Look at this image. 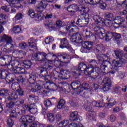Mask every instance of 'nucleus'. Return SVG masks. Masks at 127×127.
<instances>
[{"instance_id":"obj_1","label":"nucleus","mask_w":127,"mask_h":127,"mask_svg":"<svg viewBox=\"0 0 127 127\" xmlns=\"http://www.w3.org/2000/svg\"><path fill=\"white\" fill-rule=\"evenodd\" d=\"M84 74L88 77H92V79H96L101 74V69L99 67H94L92 64H88L84 71Z\"/></svg>"},{"instance_id":"obj_2","label":"nucleus","mask_w":127,"mask_h":127,"mask_svg":"<svg viewBox=\"0 0 127 127\" xmlns=\"http://www.w3.org/2000/svg\"><path fill=\"white\" fill-rule=\"evenodd\" d=\"M53 68V67L49 64H47L44 67H38L37 68V71L40 74V76H42L41 79L44 80V81H48V77L51 79V77L48 75V71H50V70H51Z\"/></svg>"},{"instance_id":"obj_3","label":"nucleus","mask_w":127,"mask_h":127,"mask_svg":"<svg viewBox=\"0 0 127 127\" xmlns=\"http://www.w3.org/2000/svg\"><path fill=\"white\" fill-rule=\"evenodd\" d=\"M50 56H52V57H54L55 55H54L52 53H50L46 54L45 53L43 52H38L35 54H34L32 55V58L35 60L36 61H40V62H45L47 59H48L49 57Z\"/></svg>"},{"instance_id":"obj_4","label":"nucleus","mask_w":127,"mask_h":127,"mask_svg":"<svg viewBox=\"0 0 127 127\" xmlns=\"http://www.w3.org/2000/svg\"><path fill=\"white\" fill-rule=\"evenodd\" d=\"M93 19L96 24H98L100 26L106 25L108 27H110L111 26V24H112L111 21H106L105 19L102 18L101 17L97 15L93 16Z\"/></svg>"},{"instance_id":"obj_5","label":"nucleus","mask_w":127,"mask_h":127,"mask_svg":"<svg viewBox=\"0 0 127 127\" xmlns=\"http://www.w3.org/2000/svg\"><path fill=\"white\" fill-rule=\"evenodd\" d=\"M35 121V117L28 115L23 116L19 119V122L21 123L20 127H27L26 123H32Z\"/></svg>"},{"instance_id":"obj_6","label":"nucleus","mask_w":127,"mask_h":127,"mask_svg":"<svg viewBox=\"0 0 127 127\" xmlns=\"http://www.w3.org/2000/svg\"><path fill=\"white\" fill-rule=\"evenodd\" d=\"M89 18H86V14H81L78 16L76 24L77 25L80 26H85L89 24Z\"/></svg>"},{"instance_id":"obj_7","label":"nucleus","mask_w":127,"mask_h":127,"mask_svg":"<svg viewBox=\"0 0 127 127\" xmlns=\"http://www.w3.org/2000/svg\"><path fill=\"white\" fill-rule=\"evenodd\" d=\"M1 50L3 52H5L6 54H12L14 52V46L11 43H6L5 47L1 48Z\"/></svg>"},{"instance_id":"obj_8","label":"nucleus","mask_w":127,"mask_h":127,"mask_svg":"<svg viewBox=\"0 0 127 127\" xmlns=\"http://www.w3.org/2000/svg\"><path fill=\"white\" fill-rule=\"evenodd\" d=\"M58 59L60 60V62H62V63H64V64H68L70 62V60H71L70 56L66 54H61L59 55Z\"/></svg>"},{"instance_id":"obj_9","label":"nucleus","mask_w":127,"mask_h":127,"mask_svg":"<svg viewBox=\"0 0 127 127\" xmlns=\"http://www.w3.org/2000/svg\"><path fill=\"white\" fill-rule=\"evenodd\" d=\"M11 56L4 55L0 58V65L1 66H5L7 64L10 63L11 61Z\"/></svg>"},{"instance_id":"obj_10","label":"nucleus","mask_w":127,"mask_h":127,"mask_svg":"<svg viewBox=\"0 0 127 127\" xmlns=\"http://www.w3.org/2000/svg\"><path fill=\"white\" fill-rule=\"evenodd\" d=\"M93 48V42L89 41L84 42V44L82 45V48L80 50L81 52L82 53H87V51L86 50H92Z\"/></svg>"},{"instance_id":"obj_11","label":"nucleus","mask_w":127,"mask_h":127,"mask_svg":"<svg viewBox=\"0 0 127 127\" xmlns=\"http://www.w3.org/2000/svg\"><path fill=\"white\" fill-rule=\"evenodd\" d=\"M103 86H104L102 87L97 84H94L93 89L95 92H100V91H102V90H103L104 92H107L110 90V87H111V85H104Z\"/></svg>"},{"instance_id":"obj_12","label":"nucleus","mask_w":127,"mask_h":127,"mask_svg":"<svg viewBox=\"0 0 127 127\" xmlns=\"http://www.w3.org/2000/svg\"><path fill=\"white\" fill-rule=\"evenodd\" d=\"M71 42H74L75 43H81L82 42V39L81 34L78 33H75L72 35L70 38Z\"/></svg>"},{"instance_id":"obj_13","label":"nucleus","mask_w":127,"mask_h":127,"mask_svg":"<svg viewBox=\"0 0 127 127\" xmlns=\"http://www.w3.org/2000/svg\"><path fill=\"white\" fill-rule=\"evenodd\" d=\"M32 91L33 92H36L38 94V95H44V94H46V90L44 88L42 87V86L40 85H35V88H32Z\"/></svg>"},{"instance_id":"obj_14","label":"nucleus","mask_w":127,"mask_h":127,"mask_svg":"<svg viewBox=\"0 0 127 127\" xmlns=\"http://www.w3.org/2000/svg\"><path fill=\"white\" fill-rule=\"evenodd\" d=\"M9 75L7 74V71L5 69H2L0 70V79H7L9 80V82H11L12 80L9 79Z\"/></svg>"},{"instance_id":"obj_15","label":"nucleus","mask_w":127,"mask_h":127,"mask_svg":"<svg viewBox=\"0 0 127 127\" xmlns=\"http://www.w3.org/2000/svg\"><path fill=\"white\" fill-rule=\"evenodd\" d=\"M60 48H67L69 49V42L67 38H64L61 40V45H60Z\"/></svg>"},{"instance_id":"obj_16","label":"nucleus","mask_w":127,"mask_h":127,"mask_svg":"<svg viewBox=\"0 0 127 127\" xmlns=\"http://www.w3.org/2000/svg\"><path fill=\"white\" fill-rule=\"evenodd\" d=\"M98 61L100 62V64H104V62L109 61V58L108 56L104 54L99 55L97 56Z\"/></svg>"},{"instance_id":"obj_17","label":"nucleus","mask_w":127,"mask_h":127,"mask_svg":"<svg viewBox=\"0 0 127 127\" xmlns=\"http://www.w3.org/2000/svg\"><path fill=\"white\" fill-rule=\"evenodd\" d=\"M27 111H28L32 115H34L37 113V108L35 106H33V105L31 104L30 105H25Z\"/></svg>"},{"instance_id":"obj_18","label":"nucleus","mask_w":127,"mask_h":127,"mask_svg":"<svg viewBox=\"0 0 127 127\" xmlns=\"http://www.w3.org/2000/svg\"><path fill=\"white\" fill-rule=\"evenodd\" d=\"M79 119V114H78V112L74 111L70 113L69 116V120L71 121V122H77Z\"/></svg>"},{"instance_id":"obj_19","label":"nucleus","mask_w":127,"mask_h":127,"mask_svg":"<svg viewBox=\"0 0 127 127\" xmlns=\"http://www.w3.org/2000/svg\"><path fill=\"white\" fill-rule=\"evenodd\" d=\"M112 65L114 66L113 69H115V71H118V68L121 67L122 65H123V62L121 60L119 61L113 60L112 61Z\"/></svg>"},{"instance_id":"obj_20","label":"nucleus","mask_w":127,"mask_h":127,"mask_svg":"<svg viewBox=\"0 0 127 127\" xmlns=\"http://www.w3.org/2000/svg\"><path fill=\"white\" fill-rule=\"evenodd\" d=\"M77 94H78V95H80L81 97H83L84 98H89L91 92L89 90H79L77 91Z\"/></svg>"},{"instance_id":"obj_21","label":"nucleus","mask_w":127,"mask_h":127,"mask_svg":"<svg viewBox=\"0 0 127 127\" xmlns=\"http://www.w3.org/2000/svg\"><path fill=\"white\" fill-rule=\"evenodd\" d=\"M79 11L81 12V14H85L88 12L89 11V8L86 7L84 5H79L77 6V11Z\"/></svg>"},{"instance_id":"obj_22","label":"nucleus","mask_w":127,"mask_h":127,"mask_svg":"<svg viewBox=\"0 0 127 127\" xmlns=\"http://www.w3.org/2000/svg\"><path fill=\"white\" fill-rule=\"evenodd\" d=\"M0 41L1 42H6V43H11L12 42V39H11V37L4 34L1 37Z\"/></svg>"},{"instance_id":"obj_23","label":"nucleus","mask_w":127,"mask_h":127,"mask_svg":"<svg viewBox=\"0 0 127 127\" xmlns=\"http://www.w3.org/2000/svg\"><path fill=\"white\" fill-rule=\"evenodd\" d=\"M86 68H87V64H86L83 62H81L79 64L78 66L76 68V71H77V72H82L84 71V73H85V71Z\"/></svg>"},{"instance_id":"obj_24","label":"nucleus","mask_w":127,"mask_h":127,"mask_svg":"<svg viewBox=\"0 0 127 127\" xmlns=\"http://www.w3.org/2000/svg\"><path fill=\"white\" fill-rule=\"evenodd\" d=\"M71 87L73 90H77L80 88L81 89V82L79 80H75L71 83Z\"/></svg>"},{"instance_id":"obj_25","label":"nucleus","mask_w":127,"mask_h":127,"mask_svg":"<svg viewBox=\"0 0 127 127\" xmlns=\"http://www.w3.org/2000/svg\"><path fill=\"white\" fill-rule=\"evenodd\" d=\"M115 54L116 56V58L121 60V58L124 57V52L121 50L117 49L114 51Z\"/></svg>"},{"instance_id":"obj_26","label":"nucleus","mask_w":127,"mask_h":127,"mask_svg":"<svg viewBox=\"0 0 127 127\" xmlns=\"http://www.w3.org/2000/svg\"><path fill=\"white\" fill-rule=\"evenodd\" d=\"M85 110L89 113L93 112V103H92V102H90L88 100L87 101Z\"/></svg>"},{"instance_id":"obj_27","label":"nucleus","mask_w":127,"mask_h":127,"mask_svg":"<svg viewBox=\"0 0 127 127\" xmlns=\"http://www.w3.org/2000/svg\"><path fill=\"white\" fill-rule=\"evenodd\" d=\"M113 32H108L105 33V36L104 37L105 40L106 42H108L111 40L113 38Z\"/></svg>"},{"instance_id":"obj_28","label":"nucleus","mask_w":127,"mask_h":127,"mask_svg":"<svg viewBox=\"0 0 127 127\" xmlns=\"http://www.w3.org/2000/svg\"><path fill=\"white\" fill-rule=\"evenodd\" d=\"M106 33H107V30L105 29H101L100 32L97 33V35L100 39H104L106 36Z\"/></svg>"},{"instance_id":"obj_29","label":"nucleus","mask_w":127,"mask_h":127,"mask_svg":"<svg viewBox=\"0 0 127 127\" xmlns=\"http://www.w3.org/2000/svg\"><path fill=\"white\" fill-rule=\"evenodd\" d=\"M115 22H117L118 24L123 25H124V24L125 22H126V20L125 19V18L122 17L121 16H117L115 18Z\"/></svg>"},{"instance_id":"obj_30","label":"nucleus","mask_w":127,"mask_h":127,"mask_svg":"<svg viewBox=\"0 0 127 127\" xmlns=\"http://www.w3.org/2000/svg\"><path fill=\"white\" fill-rule=\"evenodd\" d=\"M102 86H104V85H108V86H111L112 85L111 78L105 76L102 81Z\"/></svg>"},{"instance_id":"obj_31","label":"nucleus","mask_w":127,"mask_h":127,"mask_svg":"<svg viewBox=\"0 0 127 127\" xmlns=\"http://www.w3.org/2000/svg\"><path fill=\"white\" fill-rule=\"evenodd\" d=\"M14 73L15 74H24L25 73V69L22 67H16V69L14 70Z\"/></svg>"},{"instance_id":"obj_32","label":"nucleus","mask_w":127,"mask_h":127,"mask_svg":"<svg viewBox=\"0 0 127 127\" xmlns=\"http://www.w3.org/2000/svg\"><path fill=\"white\" fill-rule=\"evenodd\" d=\"M68 10L69 12H76V11H78V5L76 4L71 5L68 8Z\"/></svg>"},{"instance_id":"obj_33","label":"nucleus","mask_w":127,"mask_h":127,"mask_svg":"<svg viewBox=\"0 0 127 127\" xmlns=\"http://www.w3.org/2000/svg\"><path fill=\"white\" fill-rule=\"evenodd\" d=\"M61 71L64 73L63 75H64V79H69L70 77H71V73L70 71L68 70H64V69H61Z\"/></svg>"},{"instance_id":"obj_34","label":"nucleus","mask_w":127,"mask_h":127,"mask_svg":"<svg viewBox=\"0 0 127 127\" xmlns=\"http://www.w3.org/2000/svg\"><path fill=\"white\" fill-rule=\"evenodd\" d=\"M44 25L48 26L49 28L51 29H55V25H53V22L51 21H46L44 23Z\"/></svg>"},{"instance_id":"obj_35","label":"nucleus","mask_w":127,"mask_h":127,"mask_svg":"<svg viewBox=\"0 0 127 127\" xmlns=\"http://www.w3.org/2000/svg\"><path fill=\"white\" fill-rule=\"evenodd\" d=\"M18 99V96L16 93L12 94L10 96L7 98L8 101H16Z\"/></svg>"},{"instance_id":"obj_36","label":"nucleus","mask_w":127,"mask_h":127,"mask_svg":"<svg viewBox=\"0 0 127 127\" xmlns=\"http://www.w3.org/2000/svg\"><path fill=\"white\" fill-rule=\"evenodd\" d=\"M20 88V85L18 82H14L11 85V89L13 91H16V92Z\"/></svg>"},{"instance_id":"obj_37","label":"nucleus","mask_w":127,"mask_h":127,"mask_svg":"<svg viewBox=\"0 0 127 127\" xmlns=\"http://www.w3.org/2000/svg\"><path fill=\"white\" fill-rule=\"evenodd\" d=\"M9 102L8 103L6 104V108L8 109H12L14 106H16V102H13V101H9Z\"/></svg>"},{"instance_id":"obj_38","label":"nucleus","mask_w":127,"mask_h":127,"mask_svg":"<svg viewBox=\"0 0 127 127\" xmlns=\"http://www.w3.org/2000/svg\"><path fill=\"white\" fill-rule=\"evenodd\" d=\"M23 66L25 67L26 69H29L31 67V62L30 61H24L23 63Z\"/></svg>"},{"instance_id":"obj_39","label":"nucleus","mask_w":127,"mask_h":127,"mask_svg":"<svg viewBox=\"0 0 127 127\" xmlns=\"http://www.w3.org/2000/svg\"><path fill=\"white\" fill-rule=\"evenodd\" d=\"M64 105H65V100L61 99L57 106L58 109H64L65 107Z\"/></svg>"},{"instance_id":"obj_40","label":"nucleus","mask_w":127,"mask_h":127,"mask_svg":"<svg viewBox=\"0 0 127 127\" xmlns=\"http://www.w3.org/2000/svg\"><path fill=\"white\" fill-rule=\"evenodd\" d=\"M48 119L50 123H53L55 121V116L52 113H49L47 114Z\"/></svg>"},{"instance_id":"obj_41","label":"nucleus","mask_w":127,"mask_h":127,"mask_svg":"<svg viewBox=\"0 0 127 127\" xmlns=\"http://www.w3.org/2000/svg\"><path fill=\"white\" fill-rule=\"evenodd\" d=\"M39 5H40V6H42L43 8L45 9L47 5H48V2L46 0H42L39 3Z\"/></svg>"},{"instance_id":"obj_42","label":"nucleus","mask_w":127,"mask_h":127,"mask_svg":"<svg viewBox=\"0 0 127 127\" xmlns=\"http://www.w3.org/2000/svg\"><path fill=\"white\" fill-rule=\"evenodd\" d=\"M85 36L86 38H91V37H94V38H96V37H95V35H93V33L88 31V30L86 29L85 31Z\"/></svg>"},{"instance_id":"obj_43","label":"nucleus","mask_w":127,"mask_h":127,"mask_svg":"<svg viewBox=\"0 0 127 127\" xmlns=\"http://www.w3.org/2000/svg\"><path fill=\"white\" fill-rule=\"evenodd\" d=\"M8 92L9 90L5 88L1 89V96L4 97V96H7L8 95Z\"/></svg>"},{"instance_id":"obj_44","label":"nucleus","mask_w":127,"mask_h":127,"mask_svg":"<svg viewBox=\"0 0 127 127\" xmlns=\"http://www.w3.org/2000/svg\"><path fill=\"white\" fill-rule=\"evenodd\" d=\"M28 79L30 82H35L36 80V75L34 74H30L28 76Z\"/></svg>"},{"instance_id":"obj_45","label":"nucleus","mask_w":127,"mask_h":127,"mask_svg":"<svg viewBox=\"0 0 127 127\" xmlns=\"http://www.w3.org/2000/svg\"><path fill=\"white\" fill-rule=\"evenodd\" d=\"M68 124H69V121H68V120H64V121H62L59 124V127H67V126H68Z\"/></svg>"},{"instance_id":"obj_46","label":"nucleus","mask_w":127,"mask_h":127,"mask_svg":"<svg viewBox=\"0 0 127 127\" xmlns=\"http://www.w3.org/2000/svg\"><path fill=\"white\" fill-rule=\"evenodd\" d=\"M105 16L107 18H109L110 20H115V16H114V14L112 13H107L105 14Z\"/></svg>"},{"instance_id":"obj_47","label":"nucleus","mask_w":127,"mask_h":127,"mask_svg":"<svg viewBox=\"0 0 127 127\" xmlns=\"http://www.w3.org/2000/svg\"><path fill=\"white\" fill-rule=\"evenodd\" d=\"M63 24V22L61 20H58L56 22V24L55 25V29H58V28H60V27H62Z\"/></svg>"},{"instance_id":"obj_48","label":"nucleus","mask_w":127,"mask_h":127,"mask_svg":"<svg viewBox=\"0 0 127 127\" xmlns=\"http://www.w3.org/2000/svg\"><path fill=\"white\" fill-rule=\"evenodd\" d=\"M29 103L31 104H34L35 103V96L29 95L28 98Z\"/></svg>"},{"instance_id":"obj_49","label":"nucleus","mask_w":127,"mask_h":127,"mask_svg":"<svg viewBox=\"0 0 127 127\" xmlns=\"http://www.w3.org/2000/svg\"><path fill=\"white\" fill-rule=\"evenodd\" d=\"M28 13L32 18H35L36 14H35L34 11L32 9H30L28 12Z\"/></svg>"},{"instance_id":"obj_50","label":"nucleus","mask_w":127,"mask_h":127,"mask_svg":"<svg viewBox=\"0 0 127 127\" xmlns=\"http://www.w3.org/2000/svg\"><path fill=\"white\" fill-rule=\"evenodd\" d=\"M117 102H116V100L115 99H110L108 104V107L111 108V107H113V106H115L116 105V103Z\"/></svg>"},{"instance_id":"obj_51","label":"nucleus","mask_w":127,"mask_h":127,"mask_svg":"<svg viewBox=\"0 0 127 127\" xmlns=\"http://www.w3.org/2000/svg\"><path fill=\"white\" fill-rule=\"evenodd\" d=\"M10 63H11V64H12L14 68H17V67H18V65H19V62L17 60H11Z\"/></svg>"},{"instance_id":"obj_52","label":"nucleus","mask_w":127,"mask_h":127,"mask_svg":"<svg viewBox=\"0 0 127 127\" xmlns=\"http://www.w3.org/2000/svg\"><path fill=\"white\" fill-rule=\"evenodd\" d=\"M29 48H32V51H36L37 50V46H36V44H29Z\"/></svg>"},{"instance_id":"obj_53","label":"nucleus","mask_w":127,"mask_h":127,"mask_svg":"<svg viewBox=\"0 0 127 127\" xmlns=\"http://www.w3.org/2000/svg\"><path fill=\"white\" fill-rule=\"evenodd\" d=\"M54 38L53 37L50 36L46 38L45 39V42L46 44H49L50 42H53Z\"/></svg>"},{"instance_id":"obj_54","label":"nucleus","mask_w":127,"mask_h":127,"mask_svg":"<svg viewBox=\"0 0 127 127\" xmlns=\"http://www.w3.org/2000/svg\"><path fill=\"white\" fill-rule=\"evenodd\" d=\"M7 125L8 127H13V125H14V122L12 119H8L7 120Z\"/></svg>"},{"instance_id":"obj_55","label":"nucleus","mask_w":127,"mask_h":127,"mask_svg":"<svg viewBox=\"0 0 127 127\" xmlns=\"http://www.w3.org/2000/svg\"><path fill=\"white\" fill-rule=\"evenodd\" d=\"M88 118L90 120H93L96 117V113L93 111H91L88 113Z\"/></svg>"},{"instance_id":"obj_56","label":"nucleus","mask_w":127,"mask_h":127,"mask_svg":"<svg viewBox=\"0 0 127 127\" xmlns=\"http://www.w3.org/2000/svg\"><path fill=\"white\" fill-rule=\"evenodd\" d=\"M44 105L46 108H50L52 106V103L49 100H46L44 102Z\"/></svg>"},{"instance_id":"obj_57","label":"nucleus","mask_w":127,"mask_h":127,"mask_svg":"<svg viewBox=\"0 0 127 127\" xmlns=\"http://www.w3.org/2000/svg\"><path fill=\"white\" fill-rule=\"evenodd\" d=\"M98 4L101 9H105V8H106V6H107V4L105 3V2L103 1V0L100 1Z\"/></svg>"},{"instance_id":"obj_58","label":"nucleus","mask_w":127,"mask_h":127,"mask_svg":"<svg viewBox=\"0 0 127 127\" xmlns=\"http://www.w3.org/2000/svg\"><path fill=\"white\" fill-rule=\"evenodd\" d=\"M69 127H84V126L80 123H79L78 125L76 123H71L69 125Z\"/></svg>"},{"instance_id":"obj_59","label":"nucleus","mask_w":127,"mask_h":127,"mask_svg":"<svg viewBox=\"0 0 127 127\" xmlns=\"http://www.w3.org/2000/svg\"><path fill=\"white\" fill-rule=\"evenodd\" d=\"M35 9L39 12H42V11H44V9H45L42 6L39 5V4L35 7Z\"/></svg>"},{"instance_id":"obj_60","label":"nucleus","mask_w":127,"mask_h":127,"mask_svg":"<svg viewBox=\"0 0 127 127\" xmlns=\"http://www.w3.org/2000/svg\"><path fill=\"white\" fill-rule=\"evenodd\" d=\"M13 31H14V33H18L21 31V28H20L18 26L14 27L13 28Z\"/></svg>"},{"instance_id":"obj_61","label":"nucleus","mask_w":127,"mask_h":127,"mask_svg":"<svg viewBox=\"0 0 127 127\" xmlns=\"http://www.w3.org/2000/svg\"><path fill=\"white\" fill-rule=\"evenodd\" d=\"M1 8L2 10H4L5 12H9V10H10V8L8 7L7 5L2 6Z\"/></svg>"},{"instance_id":"obj_62","label":"nucleus","mask_w":127,"mask_h":127,"mask_svg":"<svg viewBox=\"0 0 127 127\" xmlns=\"http://www.w3.org/2000/svg\"><path fill=\"white\" fill-rule=\"evenodd\" d=\"M19 47L21 49L24 50L25 48L27 47V44H26L25 43H21L19 44Z\"/></svg>"},{"instance_id":"obj_63","label":"nucleus","mask_w":127,"mask_h":127,"mask_svg":"<svg viewBox=\"0 0 127 127\" xmlns=\"http://www.w3.org/2000/svg\"><path fill=\"white\" fill-rule=\"evenodd\" d=\"M88 87L89 84L86 82H84L81 85L80 84V90H82V89H84L86 90Z\"/></svg>"},{"instance_id":"obj_64","label":"nucleus","mask_w":127,"mask_h":127,"mask_svg":"<svg viewBox=\"0 0 127 127\" xmlns=\"http://www.w3.org/2000/svg\"><path fill=\"white\" fill-rule=\"evenodd\" d=\"M116 2L118 4H125L127 3V0H116Z\"/></svg>"}]
</instances>
